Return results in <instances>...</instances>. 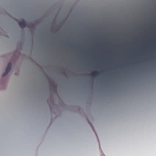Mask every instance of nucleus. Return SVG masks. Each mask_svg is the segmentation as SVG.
Segmentation results:
<instances>
[{
    "label": "nucleus",
    "mask_w": 156,
    "mask_h": 156,
    "mask_svg": "<svg viewBox=\"0 0 156 156\" xmlns=\"http://www.w3.org/2000/svg\"><path fill=\"white\" fill-rule=\"evenodd\" d=\"M12 67V64L11 63H9L8 64L7 67L6 69L5 72L3 73L2 76H4L6 75L10 71Z\"/></svg>",
    "instance_id": "f257e3e1"
},
{
    "label": "nucleus",
    "mask_w": 156,
    "mask_h": 156,
    "mask_svg": "<svg viewBox=\"0 0 156 156\" xmlns=\"http://www.w3.org/2000/svg\"><path fill=\"white\" fill-rule=\"evenodd\" d=\"M19 24L21 27L24 28L26 27H30L28 25L27 23H26L23 20L20 22Z\"/></svg>",
    "instance_id": "f03ea898"
},
{
    "label": "nucleus",
    "mask_w": 156,
    "mask_h": 156,
    "mask_svg": "<svg viewBox=\"0 0 156 156\" xmlns=\"http://www.w3.org/2000/svg\"><path fill=\"white\" fill-rule=\"evenodd\" d=\"M98 73L96 71H94L91 74V75L92 76H94L97 75Z\"/></svg>",
    "instance_id": "7ed1b4c3"
}]
</instances>
